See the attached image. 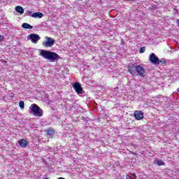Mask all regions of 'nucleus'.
<instances>
[{"label": "nucleus", "mask_w": 179, "mask_h": 179, "mask_svg": "<svg viewBox=\"0 0 179 179\" xmlns=\"http://www.w3.org/2000/svg\"><path fill=\"white\" fill-rule=\"evenodd\" d=\"M27 40H30L33 44H37L41 40V38L37 34H31L27 36Z\"/></svg>", "instance_id": "obj_4"}, {"label": "nucleus", "mask_w": 179, "mask_h": 179, "mask_svg": "<svg viewBox=\"0 0 179 179\" xmlns=\"http://www.w3.org/2000/svg\"><path fill=\"white\" fill-rule=\"evenodd\" d=\"M15 10L21 15H23V13H24V9H23V7L20 6H17V7H15Z\"/></svg>", "instance_id": "obj_11"}, {"label": "nucleus", "mask_w": 179, "mask_h": 179, "mask_svg": "<svg viewBox=\"0 0 179 179\" xmlns=\"http://www.w3.org/2000/svg\"><path fill=\"white\" fill-rule=\"evenodd\" d=\"M30 110L34 115L36 117H43V109H41L36 104H31L30 106Z\"/></svg>", "instance_id": "obj_3"}, {"label": "nucleus", "mask_w": 179, "mask_h": 179, "mask_svg": "<svg viewBox=\"0 0 179 179\" xmlns=\"http://www.w3.org/2000/svg\"><path fill=\"white\" fill-rule=\"evenodd\" d=\"M19 106H20V108L22 109L24 108V102L23 101H20L19 102Z\"/></svg>", "instance_id": "obj_15"}, {"label": "nucleus", "mask_w": 179, "mask_h": 179, "mask_svg": "<svg viewBox=\"0 0 179 179\" xmlns=\"http://www.w3.org/2000/svg\"><path fill=\"white\" fill-rule=\"evenodd\" d=\"M18 143H19L20 148H26V146H27V141H26L24 139H20L18 141Z\"/></svg>", "instance_id": "obj_9"}, {"label": "nucleus", "mask_w": 179, "mask_h": 179, "mask_svg": "<svg viewBox=\"0 0 179 179\" xmlns=\"http://www.w3.org/2000/svg\"><path fill=\"white\" fill-rule=\"evenodd\" d=\"M5 38V36H2V35H0V43H2V41H3Z\"/></svg>", "instance_id": "obj_18"}, {"label": "nucleus", "mask_w": 179, "mask_h": 179, "mask_svg": "<svg viewBox=\"0 0 179 179\" xmlns=\"http://www.w3.org/2000/svg\"><path fill=\"white\" fill-rule=\"evenodd\" d=\"M159 64H166V59H159Z\"/></svg>", "instance_id": "obj_17"}, {"label": "nucleus", "mask_w": 179, "mask_h": 179, "mask_svg": "<svg viewBox=\"0 0 179 179\" xmlns=\"http://www.w3.org/2000/svg\"><path fill=\"white\" fill-rule=\"evenodd\" d=\"M31 17H34L35 19H41V17H43V14L42 13H34L31 15Z\"/></svg>", "instance_id": "obj_10"}, {"label": "nucleus", "mask_w": 179, "mask_h": 179, "mask_svg": "<svg viewBox=\"0 0 179 179\" xmlns=\"http://www.w3.org/2000/svg\"><path fill=\"white\" fill-rule=\"evenodd\" d=\"M46 41L43 42L42 45L43 47H52V45H54V44H55V40H54V38H51V37H45Z\"/></svg>", "instance_id": "obj_5"}, {"label": "nucleus", "mask_w": 179, "mask_h": 179, "mask_svg": "<svg viewBox=\"0 0 179 179\" xmlns=\"http://www.w3.org/2000/svg\"><path fill=\"white\" fill-rule=\"evenodd\" d=\"M176 23H177L178 26H179V19L177 20Z\"/></svg>", "instance_id": "obj_20"}, {"label": "nucleus", "mask_w": 179, "mask_h": 179, "mask_svg": "<svg viewBox=\"0 0 179 179\" xmlns=\"http://www.w3.org/2000/svg\"><path fill=\"white\" fill-rule=\"evenodd\" d=\"M128 71L131 75H133V76H136V75H138L139 76L143 77L145 72V68L142 67L141 65L136 64L129 65Z\"/></svg>", "instance_id": "obj_1"}, {"label": "nucleus", "mask_w": 179, "mask_h": 179, "mask_svg": "<svg viewBox=\"0 0 179 179\" xmlns=\"http://www.w3.org/2000/svg\"><path fill=\"white\" fill-rule=\"evenodd\" d=\"M149 61L154 65H159V57L155 53H151L149 56Z\"/></svg>", "instance_id": "obj_6"}, {"label": "nucleus", "mask_w": 179, "mask_h": 179, "mask_svg": "<svg viewBox=\"0 0 179 179\" xmlns=\"http://www.w3.org/2000/svg\"><path fill=\"white\" fill-rule=\"evenodd\" d=\"M126 178H127V179H131V176H129V175H127V176H126Z\"/></svg>", "instance_id": "obj_19"}, {"label": "nucleus", "mask_w": 179, "mask_h": 179, "mask_svg": "<svg viewBox=\"0 0 179 179\" xmlns=\"http://www.w3.org/2000/svg\"><path fill=\"white\" fill-rule=\"evenodd\" d=\"M45 179H50V178H45Z\"/></svg>", "instance_id": "obj_24"}, {"label": "nucleus", "mask_w": 179, "mask_h": 179, "mask_svg": "<svg viewBox=\"0 0 179 179\" xmlns=\"http://www.w3.org/2000/svg\"><path fill=\"white\" fill-rule=\"evenodd\" d=\"M129 1H134V0H129Z\"/></svg>", "instance_id": "obj_25"}, {"label": "nucleus", "mask_w": 179, "mask_h": 179, "mask_svg": "<svg viewBox=\"0 0 179 179\" xmlns=\"http://www.w3.org/2000/svg\"><path fill=\"white\" fill-rule=\"evenodd\" d=\"M54 134H55V131L52 129H50L48 131V136H52V135H54Z\"/></svg>", "instance_id": "obj_14"}, {"label": "nucleus", "mask_w": 179, "mask_h": 179, "mask_svg": "<svg viewBox=\"0 0 179 179\" xmlns=\"http://www.w3.org/2000/svg\"><path fill=\"white\" fill-rule=\"evenodd\" d=\"M145 47H142V48H141L140 50H139L140 54H143V52H145Z\"/></svg>", "instance_id": "obj_16"}, {"label": "nucleus", "mask_w": 179, "mask_h": 179, "mask_svg": "<svg viewBox=\"0 0 179 179\" xmlns=\"http://www.w3.org/2000/svg\"><path fill=\"white\" fill-rule=\"evenodd\" d=\"M154 164H157V166H164L165 163L162 160L155 159L154 160Z\"/></svg>", "instance_id": "obj_13"}, {"label": "nucleus", "mask_w": 179, "mask_h": 179, "mask_svg": "<svg viewBox=\"0 0 179 179\" xmlns=\"http://www.w3.org/2000/svg\"><path fill=\"white\" fill-rule=\"evenodd\" d=\"M133 176L134 177V178H136V174L133 173Z\"/></svg>", "instance_id": "obj_21"}, {"label": "nucleus", "mask_w": 179, "mask_h": 179, "mask_svg": "<svg viewBox=\"0 0 179 179\" xmlns=\"http://www.w3.org/2000/svg\"><path fill=\"white\" fill-rule=\"evenodd\" d=\"M74 90L77 92V94H82L83 93V89L79 83H76L73 85Z\"/></svg>", "instance_id": "obj_7"}, {"label": "nucleus", "mask_w": 179, "mask_h": 179, "mask_svg": "<svg viewBox=\"0 0 179 179\" xmlns=\"http://www.w3.org/2000/svg\"><path fill=\"white\" fill-rule=\"evenodd\" d=\"M177 92L179 93V87L178 88Z\"/></svg>", "instance_id": "obj_22"}, {"label": "nucleus", "mask_w": 179, "mask_h": 179, "mask_svg": "<svg viewBox=\"0 0 179 179\" xmlns=\"http://www.w3.org/2000/svg\"><path fill=\"white\" fill-rule=\"evenodd\" d=\"M134 117L136 120H141L142 118H143V113L141 110H136L134 113Z\"/></svg>", "instance_id": "obj_8"}, {"label": "nucleus", "mask_w": 179, "mask_h": 179, "mask_svg": "<svg viewBox=\"0 0 179 179\" xmlns=\"http://www.w3.org/2000/svg\"><path fill=\"white\" fill-rule=\"evenodd\" d=\"M22 29H29V30H31V29H33V26L30 25L28 23H23L22 24Z\"/></svg>", "instance_id": "obj_12"}, {"label": "nucleus", "mask_w": 179, "mask_h": 179, "mask_svg": "<svg viewBox=\"0 0 179 179\" xmlns=\"http://www.w3.org/2000/svg\"><path fill=\"white\" fill-rule=\"evenodd\" d=\"M28 13H31V11H29V10H28Z\"/></svg>", "instance_id": "obj_23"}, {"label": "nucleus", "mask_w": 179, "mask_h": 179, "mask_svg": "<svg viewBox=\"0 0 179 179\" xmlns=\"http://www.w3.org/2000/svg\"><path fill=\"white\" fill-rule=\"evenodd\" d=\"M40 55L50 62H55V61L59 59V55L58 54L48 50H41Z\"/></svg>", "instance_id": "obj_2"}]
</instances>
